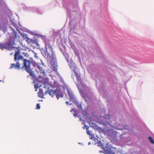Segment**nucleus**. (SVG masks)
<instances>
[{
	"instance_id": "0eeeda50",
	"label": "nucleus",
	"mask_w": 154,
	"mask_h": 154,
	"mask_svg": "<svg viewBox=\"0 0 154 154\" xmlns=\"http://www.w3.org/2000/svg\"><path fill=\"white\" fill-rule=\"evenodd\" d=\"M56 90L55 91H54L53 90H50L48 91H46L45 92V94H47V93H48L52 97H53L54 95L56 94Z\"/></svg>"
},
{
	"instance_id": "f8f14e48",
	"label": "nucleus",
	"mask_w": 154,
	"mask_h": 154,
	"mask_svg": "<svg viewBox=\"0 0 154 154\" xmlns=\"http://www.w3.org/2000/svg\"><path fill=\"white\" fill-rule=\"evenodd\" d=\"M88 128H86V130H87L86 132L91 137L90 138L91 139L94 136V134H92L90 131H88Z\"/></svg>"
},
{
	"instance_id": "6ab92c4d",
	"label": "nucleus",
	"mask_w": 154,
	"mask_h": 154,
	"mask_svg": "<svg viewBox=\"0 0 154 154\" xmlns=\"http://www.w3.org/2000/svg\"><path fill=\"white\" fill-rule=\"evenodd\" d=\"M77 85L78 86L77 84ZM78 87L79 89V92L81 93V94H82V93H83V92L82 90L79 88V86H78Z\"/></svg>"
},
{
	"instance_id": "4be33fe9",
	"label": "nucleus",
	"mask_w": 154,
	"mask_h": 154,
	"mask_svg": "<svg viewBox=\"0 0 154 154\" xmlns=\"http://www.w3.org/2000/svg\"><path fill=\"white\" fill-rule=\"evenodd\" d=\"M12 30L13 31V32L15 34V30L13 29V28H12Z\"/></svg>"
},
{
	"instance_id": "a211bd4d",
	"label": "nucleus",
	"mask_w": 154,
	"mask_h": 154,
	"mask_svg": "<svg viewBox=\"0 0 154 154\" xmlns=\"http://www.w3.org/2000/svg\"><path fill=\"white\" fill-rule=\"evenodd\" d=\"M111 151L110 150H108V149H105V151H104V153L106 154H109L111 152Z\"/></svg>"
},
{
	"instance_id": "412c9836",
	"label": "nucleus",
	"mask_w": 154,
	"mask_h": 154,
	"mask_svg": "<svg viewBox=\"0 0 154 154\" xmlns=\"http://www.w3.org/2000/svg\"><path fill=\"white\" fill-rule=\"evenodd\" d=\"M36 108L38 109H39L40 108V106L39 103H37L36 105Z\"/></svg>"
},
{
	"instance_id": "9b49d317",
	"label": "nucleus",
	"mask_w": 154,
	"mask_h": 154,
	"mask_svg": "<svg viewBox=\"0 0 154 154\" xmlns=\"http://www.w3.org/2000/svg\"><path fill=\"white\" fill-rule=\"evenodd\" d=\"M81 95L82 97L85 99V101L86 102H87V99L88 98L87 94L83 92L81 94Z\"/></svg>"
},
{
	"instance_id": "7ed1b4c3",
	"label": "nucleus",
	"mask_w": 154,
	"mask_h": 154,
	"mask_svg": "<svg viewBox=\"0 0 154 154\" xmlns=\"http://www.w3.org/2000/svg\"><path fill=\"white\" fill-rule=\"evenodd\" d=\"M51 51V56L47 51V48H45V50L44 51V53L45 55L48 58H49V60L53 61L55 59V56L54 54V52L53 51V50Z\"/></svg>"
},
{
	"instance_id": "aec40b11",
	"label": "nucleus",
	"mask_w": 154,
	"mask_h": 154,
	"mask_svg": "<svg viewBox=\"0 0 154 154\" xmlns=\"http://www.w3.org/2000/svg\"><path fill=\"white\" fill-rule=\"evenodd\" d=\"M37 83L35 84V86H34L35 88L36 89H38L39 87Z\"/></svg>"
},
{
	"instance_id": "6e6552de",
	"label": "nucleus",
	"mask_w": 154,
	"mask_h": 154,
	"mask_svg": "<svg viewBox=\"0 0 154 154\" xmlns=\"http://www.w3.org/2000/svg\"><path fill=\"white\" fill-rule=\"evenodd\" d=\"M75 74L77 79L78 80L77 81V82L79 84H79H81V80L80 76L78 74H77V73L75 71Z\"/></svg>"
},
{
	"instance_id": "423d86ee",
	"label": "nucleus",
	"mask_w": 154,
	"mask_h": 154,
	"mask_svg": "<svg viewBox=\"0 0 154 154\" xmlns=\"http://www.w3.org/2000/svg\"><path fill=\"white\" fill-rule=\"evenodd\" d=\"M55 95L57 99L59 98L62 97H63V93L59 89H57L56 90Z\"/></svg>"
},
{
	"instance_id": "2eb2a0df",
	"label": "nucleus",
	"mask_w": 154,
	"mask_h": 154,
	"mask_svg": "<svg viewBox=\"0 0 154 154\" xmlns=\"http://www.w3.org/2000/svg\"><path fill=\"white\" fill-rule=\"evenodd\" d=\"M38 97H42L44 95L42 93V91H40L38 92Z\"/></svg>"
},
{
	"instance_id": "393cba45",
	"label": "nucleus",
	"mask_w": 154,
	"mask_h": 154,
	"mask_svg": "<svg viewBox=\"0 0 154 154\" xmlns=\"http://www.w3.org/2000/svg\"><path fill=\"white\" fill-rule=\"evenodd\" d=\"M88 144L89 145H90L91 144L90 142H89Z\"/></svg>"
},
{
	"instance_id": "f3484780",
	"label": "nucleus",
	"mask_w": 154,
	"mask_h": 154,
	"mask_svg": "<svg viewBox=\"0 0 154 154\" xmlns=\"http://www.w3.org/2000/svg\"><path fill=\"white\" fill-rule=\"evenodd\" d=\"M149 139V140L150 142L154 144V141L153 139L150 137H148Z\"/></svg>"
},
{
	"instance_id": "b1692460",
	"label": "nucleus",
	"mask_w": 154,
	"mask_h": 154,
	"mask_svg": "<svg viewBox=\"0 0 154 154\" xmlns=\"http://www.w3.org/2000/svg\"><path fill=\"white\" fill-rule=\"evenodd\" d=\"M74 111V109H72L71 110L70 112H72V111Z\"/></svg>"
},
{
	"instance_id": "dca6fc26",
	"label": "nucleus",
	"mask_w": 154,
	"mask_h": 154,
	"mask_svg": "<svg viewBox=\"0 0 154 154\" xmlns=\"http://www.w3.org/2000/svg\"><path fill=\"white\" fill-rule=\"evenodd\" d=\"M52 66L53 67L54 70H55V71H57V65L55 64L52 65Z\"/></svg>"
},
{
	"instance_id": "39448f33",
	"label": "nucleus",
	"mask_w": 154,
	"mask_h": 154,
	"mask_svg": "<svg viewBox=\"0 0 154 154\" xmlns=\"http://www.w3.org/2000/svg\"><path fill=\"white\" fill-rule=\"evenodd\" d=\"M35 67V68L36 71L38 73H42L43 74H45L44 70L42 69V67L39 64H36Z\"/></svg>"
},
{
	"instance_id": "5701e85b",
	"label": "nucleus",
	"mask_w": 154,
	"mask_h": 154,
	"mask_svg": "<svg viewBox=\"0 0 154 154\" xmlns=\"http://www.w3.org/2000/svg\"><path fill=\"white\" fill-rule=\"evenodd\" d=\"M66 104H67V105H68V104H69V102H68V101H66Z\"/></svg>"
},
{
	"instance_id": "4468645a",
	"label": "nucleus",
	"mask_w": 154,
	"mask_h": 154,
	"mask_svg": "<svg viewBox=\"0 0 154 154\" xmlns=\"http://www.w3.org/2000/svg\"><path fill=\"white\" fill-rule=\"evenodd\" d=\"M93 128L94 129H96L97 130H100L101 129V128L99 127H98L97 125H94L93 126Z\"/></svg>"
},
{
	"instance_id": "f03ea898",
	"label": "nucleus",
	"mask_w": 154,
	"mask_h": 154,
	"mask_svg": "<svg viewBox=\"0 0 154 154\" xmlns=\"http://www.w3.org/2000/svg\"><path fill=\"white\" fill-rule=\"evenodd\" d=\"M14 39L11 38L9 39L8 43H7L2 44L0 43V49L5 48L9 49L11 48H12V46L14 44Z\"/></svg>"
},
{
	"instance_id": "f257e3e1",
	"label": "nucleus",
	"mask_w": 154,
	"mask_h": 154,
	"mask_svg": "<svg viewBox=\"0 0 154 154\" xmlns=\"http://www.w3.org/2000/svg\"><path fill=\"white\" fill-rule=\"evenodd\" d=\"M18 62H17L16 64L14 63L11 64L10 69L14 68L15 69L19 68L20 66V63L23 62V66L22 68H25V70L29 73L30 75L33 76V74L32 69L31 67V63L29 60L26 59H23L22 56L20 55L18 57Z\"/></svg>"
},
{
	"instance_id": "bb28decb",
	"label": "nucleus",
	"mask_w": 154,
	"mask_h": 154,
	"mask_svg": "<svg viewBox=\"0 0 154 154\" xmlns=\"http://www.w3.org/2000/svg\"><path fill=\"white\" fill-rule=\"evenodd\" d=\"M2 81V80H0V82H1Z\"/></svg>"
},
{
	"instance_id": "9d476101",
	"label": "nucleus",
	"mask_w": 154,
	"mask_h": 154,
	"mask_svg": "<svg viewBox=\"0 0 154 154\" xmlns=\"http://www.w3.org/2000/svg\"><path fill=\"white\" fill-rule=\"evenodd\" d=\"M26 41L28 42H30L31 43L33 44H37V42L36 41H35L32 39H30L28 37L26 38Z\"/></svg>"
},
{
	"instance_id": "a878e982",
	"label": "nucleus",
	"mask_w": 154,
	"mask_h": 154,
	"mask_svg": "<svg viewBox=\"0 0 154 154\" xmlns=\"http://www.w3.org/2000/svg\"><path fill=\"white\" fill-rule=\"evenodd\" d=\"M100 152H102V151H100Z\"/></svg>"
},
{
	"instance_id": "20e7f679",
	"label": "nucleus",
	"mask_w": 154,
	"mask_h": 154,
	"mask_svg": "<svg viewBox=\"0 0 154 154\" xmlns=\"http://www.w3.org/2000/svg\"><path fill=\"white\" fill-rule=\"evenodd\" d=\"M43 39L44 40V43L45 44V48H47L48 47L51 50V51H52L53 49L52 47V45L51 44V42L49 40L47 39L45 37H43Z\"/></svg>"
},
{
	"instance_id": "ddd939ff",
	"label": "nucleus",
	"mask_w": 154,
	"mask_h": 154,
	"mask_svg": "<svg viewBox=\"0 0 154 154\" xmlns=\"http://www.w3.org/2000/svg\"><path fill=\"white\" fill-rule=\"evenodd\" d=\"M68 95L69 97V98L71 100H72L73 99V96L71 92H70L69 91H68Z\"/></svg>"
},
{
	"instance_id": "1a4fd4ad",
	"label": "nucleus",
	"mask_w": 154,
	"mask_h": 154,
	"mask_svg": "<svg viewBox=\"0 0 154 154\" xmlns=\"http://www.w3.org/2000/svg\"><path fill=\"white\" fill-rule=\"evenodd\" d=\"M20 52L18 51H16L14 54V60L15 61H17L18 62V57L19 56V55L20 54Z\"/></svg>"
}]
</instances>
